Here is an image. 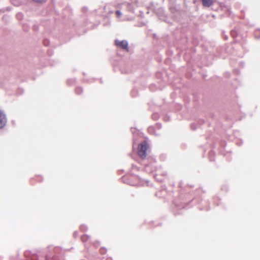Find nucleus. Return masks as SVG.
Instances as JSON below:
<instances>
[{
  "label": "nucleus",
  "mask_w": 260,
  "mask_h": 260,
  "mask_svg": "<svg viewBox=\"0 0 260 260\" xmlns=\"http://www.w3.org/2000/svg\"><path fill=\"white\" fill-rule=\"evenodd\" d=\"M115 13H116V16L118 17H121V12L119 11H116Z\"/></svg>",
  "instance_id": "nucleus-6"
},
{
  "label": "nucleus",
  "mask_w": 260,
  "mask_h": 260,
  "mask_svg": "<svg viewBox=\"0 0 260 260\" xmlns=\"http://www.w3.org/2000/svg\"><path fill=\"white\" fill-rule=\"evenodd\" d=\"M148 145L144 142L139 145L138 148V153L139 156L142 158H144L146 156V151L148 149Z\"/></svg>",
  "instance_id": "nucleus-1"
},
{
  "label": "nucleus",
  "mask_w": 260,
  "mask_h": 260,
  "mask_svg": "<svg viewBox=\"0 0 260 260\" xmlns=\"http://www.w3.org/2000/svg\"><path fill=\"white\" fill-rule=\"evenodd\" d=\"M115 44L117 47H120L121 48L126 50V51L128 50V43L127 41L125 40L123 41H119L117 40H116L115 41Z\"/></svg>",
  "instance_id": "nucleus-2"
},
{
  "label": "nucleus",
  "mask_w": 260,
  "mask_h": 260,
  "mask_svg": "<svg viewBox=\"0 0 260 260\" xmlns=\"http://www.w3.org/2000/svg\"><path fill=\"white\" fill-rule=\"evenodd\" d=\"M203 5L206 7H209L212 5L213 2V0H202Z\"/></svg>",
  "instance_id": "nucleus-4"
},
{
  "label": "nucleus",
  "mask_w": 260,
  "mask_h": 260,
  "mask_svg": "<svg viewBox=\"0 0 260 260\" xmlns=\"http://www.w3.org/2000/svg\"><path fill=\"white\" fill-rule=\"evenodd\" d=\"M35 3H43L46 2V0H33Z\"/></svg>",
  "instance_id": "nucleus-5"
},
{
  "label": "nucleus",
  "mask_w": 260,
  "mask_h": 260,
  "mask_svg": "<svg viewBox=\"0 0 260 260\" xmlns=\"http://www.w3.org/2000/svg\"><path fill=\"white\" fill-rule=\"evenodd\" d=\"M7 122V118L4 112L0 110V128H3Z\"/></svg>",
  "instance_id": "nucleus-3"
}]
</instances>
